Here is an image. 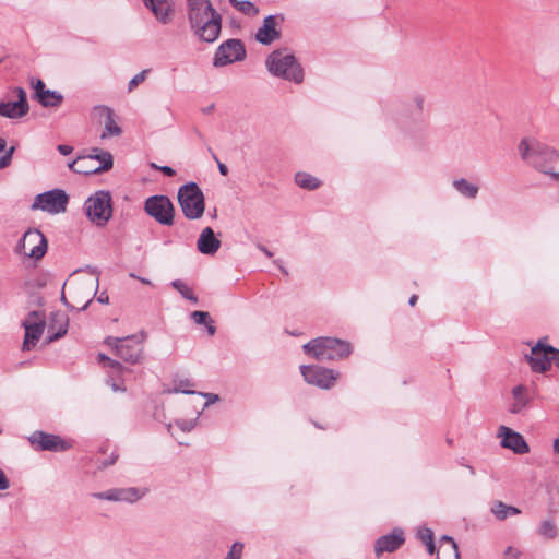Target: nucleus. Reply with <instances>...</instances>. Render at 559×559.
<instances>
[{
    "instance_id": "obj_1",
    "label": "nucleus",
    "mask_w": 559,
    "mask_h": 559,
    "mask_svg": "<svg viewBox=\"0 0 559 559\" xmlns=\"http://www.w3.org/2000/svg\"><path fill=\"white\" fill-rule=\"evenodd\" d=\"M187 17L194 34L206 43L215 41L222 29V16L210 0H187Z\"/></svg>"
},
{
    "instance_id": "obj_2",
    "label": "nucleus",
    "mask_w": 559,
    "mask_h": 559,
    "mask_svg": "<svg viewBox=\"0 0 559 559\" xmlns=\"http://www.w3.org/2000/svg\"><path fill=\"white\" fill-rule=\"evenodd\" d=\"M518 151L523 162L552 179L559 180V171L554 169V165L559 160V152L555 148L537 139L523 138L518 145Z\"/></svg>"
},
{
    "instance_id": "obj_3",
    "label": "nucleus",
    "mask_w": 559,
    "mask_h": 559,
    "mask_svg": "<svg viewBox=\"0 0 559 559\" xmlns=\"http://www.w3.org/2000/svg\"><path fill=\"white\" fill-rule=\"evenodd\" d=\"M306 354L320 361L342 360L352 354L350 343L334 337H317L302 346Z\"/></svg>"
},
{
    "instance_id": "obj_4",
    "label": "nucleus",
    "mask_w": 559,
    "mask_h": 559,
    "mask_svg": "<svg viewBox=\"0 0 559 559\" xmlns=\"http://www.w3.org/2000/svg\"><path fill=\"white\" fill-rule=\"evenodd\" d=\"M266 68L275 76L300 84L304 81V70L294 55L284 50H275L266 58Z\"/></svg>"
},
{
    "instance_id": "obj_5",
    "label": "nucleus",
    "mask_w": 559,
    "mask_h": 559,
    "mask_svg": "<svg viewBox=\"0 0 559 559\" xmlns=\"http://www.w3.org/2000/svg\"><path fill=\"white\" fill-rule=\"evenodd\" d=\"M177 199L179 206L188 219H199L205 211V198L195 182H188L179 187Z\"/></svg>"
},
{
    "instance_id": "obj_6",
    "label": "nucleus",
    "mask_w": 559,
    "mask_h": 559,
    "mask_svg": "<svg viewBox=\"0 0 559 559\" xmlns=\"http://www.w3.org/2000/svg\"><path fill=\"white\" fill-rule=\"evenodd\" d=\"M112 155L100 148H93L88 155L79 156L69 164V168L76 174L93 175L108 171L112 168Z\"/></svg>"
},
{
    "instance_id": "obj_7",
    "label": "nucleus",
    "mask_w": 559,
    "mask_h": 559,
    "mask_svg": "<svg viewBox=\"0 0 559 559\" xmlns=\"http://www.w3.org/2000/svg\"><path fill=\"white\" fill-rule=\"evenodd\" d=\"M88 219L97 226H105L112 216L111 195L108 191H97L84 203Z\"/></svg>"
},
{
    "instance_id": "obj_8",
    "label": "nucleus",
    "mask_w": 559,
    "mask_h": 559,
    "mask_svg": "<svg viewBox=\"0 0 559 559\" xmlns=\"http://www.w3.org/2000/svg\"><path fill=\"white\" fill-rule=\"evenodd\" d=\"M146 335L142 332L140 335H130L123 338L108 336L105 344L115 349L116 355L129 364L139 362L142 348L140 344L145 340Z\"/></svg>"
},
{
    "instance_id": "obj_9",
    "label": "nucleus",
    "mask_w": 559,
    "mask_h": 559,
    "mask_svg": "<svg viewBox=\"0 0 559 559\" xmlns=\"http://www.w3.org/2000/svg\"><path fill=\"white\" fill-rule=\"evenodd\" d=\"M145 213L158 224L171 226L175 221V206L167 195L155 194L144 202Z\"/></svg>"
},
{
    "instance_id": "obj_10",
    "label": "nucleus",
    "mask_w": 559,
    "mask_h": 559,
    "mask_svg": "<svg viewBox=\"0 0 559 559\" xmlns=\"http://www.w3.org/2000/svg\"><path fill=\"white\" fill-rule=\"evenodd\" d=\"M47 239L38 229H28L19 240L15 252L39 261L47 252Z\"/></svg>"
},
{
    "instance_id": "obj_11",
    "label": "nucleus",
    "mask_w": 559,
    "mask_h": 559,
    "mask_svg": "<svg viewBox=\"0 0 559 559\" xmlns=\"http://www.w3.org/2000/svg\"><path fill=\"white\" fill-rule=\"evenodd\" d=\"M68 194L61 189H53L35 197L31 206L33 211L40 210L50 214H60L67 211Z\"/></svg>"
},
{
    "instance_id": "obj_12",
    "label": "nucleus",
    "mask_w": 559,
    "mask_h": 559,
    "mask_svg": "<svg viewBox=\"0 0 559 559\" xmlns=\"http://www.w3.org/2000/svg\"><path fill=\"white\" fill-rule=\"evenodd\" d=\"M246 58L245 45L240 39L231 38L222 43L215 51L213 66L221 68Z\"/></svg>"
},
{
    "instance_id": "obj_13",
    "label": "nucleus",
    "mask_w": 559,
    "mask_h": 559,
    "mask_svg": "<svg viewBox=\"0 0 559 559\" xmlns=\"http://www.w3.org/2000/svg\"><path fill=\"white\" fill-rule=\"evenodd\" d=\"M300 372L305 381L323 390L334 386L340 373L333 369L320 366H301Z\"/></svg>"
},
{
    "instance_id": "obj_14",
    "label": "nucleus",
    "mask_w": 559,
    "mask_h": 559,
    "mask_svg": "<svg viewBox=\"0 0 559 559\" xmlns=\"http://www.w3.org/2000/svg\"><path fill=\"white\" fill-rule=\"evenodd\" d=\"M28 441L35 451L63 452L70 449V444L60 436L47 433L41 430L34 431Z\"/></svg>"
},
{
    "instance_id": "obj_15",
    "label": "nucleus",
    "mask_w": 559,
    "mask_h": 559,
    "mask_svg": "<svg viewBox=\"0 0 559 559\" xmlns=\"http://www.w3.org/2000/svg\"><path fill=\"white\" fill-rule=\"evenodd\" d=\"M22 325L25 329L23 349L31 350L33 347H35L40 336L43 335L46 325L45 316L39 311H32L23 321Z\"/></svg>"
},
{
    "instance_id": "obj_16",
    "label": "nucleus",
    "mask_w": 559,
    "mask_h": 559,
    "mask_svg": "<svg viewBox=\"0 0 559 559\" xmlns=\"http://www.w3.org/2000/svg\"><path fill=\"white\" fill-rule=\"evenodd\" d=\"M13 92L17 96L15 102H0V116L17 119L27 115L29 110L26 92L23 87H15Z\"/></svg>"
},
{
    "instance_id": "obj_17",
    "label": "nucleus",
    "mask_w": 559,
    "mask_h": 559,
    "mask_svg": "<svg viewBox=\"0 0 559 559\" xmlns=\"http://www.w3.org/2000/svg\"><path fill=\"white\" fill-rule=\"evenodd\" d=\"M546 338H540L535 346L531 349V355L527 356L531 368L535 372H545L550 368L552 362L554 353L549 352L551 345L545 343Z\"/></svg>"
},
{
    "instance_id": "obj_18",
    "label": "nucleus",
    "mask_w": 559,
    "mask_h": 559,
    "mask_svg": "<svg viewBox=\"0 0 559 559\" xmlns=\"http://www.w3.org/2000/svg\"><path fill=\"white\" fill-rule=\"evenodd\" d=\"M143 493L135 487L110 488L102 492H94L92 497L97 500L110 502L134 503L142 498Z\"/></svg>"
},
{
    "instance_id": "obj_19",
    "label": "nucleus",
    "mask_w": 559,
    "mask_h": 559,
    "mask_svg": "<svg viewBox=\"0 0 559 559\" xmlns=\"http://www.w3.org/2000/svg\"><path fill=\"white\" fill-rule=\"evenodd\" d=\"M284 22L282 15H269L263 20V24L255 33V40L262 45H270L281 38V32L277 27Z\"/></svg>"
},
{
    "instance_id": "obj_20",
    "label": "nucleus",
    "mask_w": 559,
    "mask_h": 559,
    "mask_svg": "<svg viewBox=\"0 0 559 559\" xmlns=\"http://www.w3.org/2000/svg\"><path fill=\"white\" fill-rule=\"evenodd\" d=\"M405 543L404 531L394 527L391 533L380 536L374 543V554L379 558L384 552H393Z\"/></svg>"
},
{
    "instance_id": "obj_21",
    "label": "nucleus",
    "mask_w": 559,
    "mask_h": 559,
    "mask_svg": "<svg viewBox=\"0 0 559 559\" xmlns=\"http://www.w3.org/2000/svg\"><path fill=\"white\" fill-rule=\"evenodd\" d=\"M498 437L501 439V447L512 450L518 454H525L530 451V448L519 432L512 430L507 426H500L498 429Z\"/></svg>"
},
{
    "instance_id": "obj_22",
    "label": "nucleus",
    "mask_w": 559,
    "mask_h": 559,
    "mask_svg": "<svg viewBox=\"0 0 559 559\" xmlns=\"http://www.w3.org/2000/svg\"><path fill=\"white\" fill-rule=\"evenodd\" d=\"M94 111L100 117H104V131L100 134L103 140L111 136H119L122 133V129L117 124L115 112L110 107L96 106Z\"/></svg>"
},
{
    "instance_id": "obj_23",
    "label": "nucleus",
    "mask_w": 559,
    "mask_h": 559,
    "mask_svg": "<svg viewBox=\"0 0 559 559\" xmlns=\"http://www.w3.org/2000/svg\"><path fill=\"white\" fill-rule=\"evenodd\" d=\"M143 3L152 11L159 23L163 25L170 23L174 11L170 0H143Z\"/></svg>"
},
{
    "instance_id": "obj_24",
    "label": "nucleus",
    "mask_w": 559,
    "mask_h": 559,
    "mask_svg": "<svg viewBox=\"0 0 559 559\" xmlns=\"http://www.w3.org/2000/svg\"><path fill=\"white\" fill-rule=\"evenodd\" d=\"M221 240L211 227H205L197 241L198 250L205 255H214L221 248Z\"/></svg>"
},
{
    "instance_id": "obj_25",
    "label": "nucleus",
    "mask_w": 559,
    "mask_h": 559,
    "mask_svg": "<svg viewBox=\"0 0 559 559\" xmlns=\"http://www.w3.org/2000/svg\"><path fill=\"white\" fill-rule=\"evenodd\" d=\"M68 324L69 320L64 314L53 312L51 314L50 324L48 326V336L46 343H52L66 335L68 332Z\"/></svg>"
},
{
    "instance_id": "obj_26",
    "label": "nucleus",
    "mask_w": 559,
    "mask_h": 559,
    "mask_svg": "<svg viewBox=\"0 0 559 559\" xmlns=\"http://www.w3.org/2000/svg\"><path fill=\"white\" fill-rule=\"evenodd\" d=\"M512 403L509 406L511 414H520L530 403L528 388L525 385H516L511 391Z\"/></svg>"
},
{
    "instance_id": "obj_27",
    "label": "nucleus",
    "mask_w": 559,
    "mask_h": 559,
    "mask_svg": "<svg viewBox=\"0 0 559 559\" xmlns=\"http://www.w3.org/2000/svg\"><path fill=\"white\" fill-rule=\"evenodd\" d=\"M452 187L463 198L474 200L477 198L479 187L465 178H455L452 180Z\"/></svg>"
},
{
    "instance_id": "obj_28",
    "label": "nucleus",
    "mask_w": 559,
    "mask_h": 559,
    "mask_svg": "<svg viewBox=\"0 0 559 559\" xmlns=\"http://www.w3.org/2000/svg\"><path fill=\"white\" fill-rule=\"evenodd\" d=\"M490 511L499 521H504L509 516L519 515L521 513L519 508L506 504L502 501H495Z\"/></svg>"
},
{
    "instance_id": "obj_29",
    "label": "nucleus",
    "mask_w": 559,
    "mask_h": 559,
    "mask_svg": "<svg viewBox=\"0 0 559 559\" xmlns=\"http://www.w3.org/2000/svg\"><path fill=\"white\" fill-rule=\"evenodd\" d=\"M38 103L46 108H57L63 102V95L57 91L47 90L39 94Z\"/></svg>"
},
{
    "instance_id": "obj_30",
    "label": "nucleus",
    "mask_w": 559,
    "mask_h": 559,
    "mask_svg": "<svg viewBox=\"0 0 559 559\" xmlns=\"http://www.w3.org/2000/svg\"><path fill=\"white\" fill-rule=\"evenodd\" d=\"M295 182L298 187L310 191L321 186V181L317 177L305 171H298L295 175Z\"/></svg>"
},
{
    "instance_id": "obj_31",
    "label": "nucleus",
    "mask_w": 559,
    "mask_h": 559,
    "mask_svg": "<svg viewBox=\"0 0 559 559\" xmlns=\"http://www.w3.org/2000/svg\"><path fill=\"white\" fill-rule=\"evenodd\" d=\"M191 319L198 325L204 324L206 326L209 335H214L216 333V328L214 325L213 320L210 318L209 312L195 310L191 313Z\"/></svg>"
},
{
    "instance_id": "obj_32",
    "label": "nucleus",
    "mask_w": 559,
    "mask_h": 559,
    "mask_svg": "<svg viewBox=\"0 0 559 559\" xmlns=\"http://www.w3.org/2000/svg\"><path fill=\"white\" fill-rule=\"evenodd\" d=\"M537 534L543 539H555L558 534L555 522L551 519L543 520L537 528Z\"/></svg>"
},
{
    "instance_id": "obj_33",
    "label": "nucleus",
    "mask_w": 559,
    "mask_h": 559,
    "mask_svg": "<svg viewBox=\"0 0 559 559\" xmlns=\"http://www.w3.org/2000/svg\"><path fill=\"white\" fill-rule=\"evenodd\" d=\"M171 286L186 299L193 304H198V297L194 295L191 288L187 286L181 280H175L171 282Z\"/></svg>"
},
{
    "instance_id": "obj_34",
    "label": "nucleus",
    "mask_w": 559,
    "mask_h": 559,
    "mask_svg": "<svg viewBox=\"0 0 559 559\" xmlns=\"http://www.w3.org/2000/svg\"><path fill=\"white\" fill-rule=\"evenodd\" d=\"M425 97L421 94H415L406 105V109L412 115H420L424 110Z\"/></svg>"
},
{
    "instance_id": "obj_35",
    "label": "nucleus",
    "mask_w": 559,
    "mask_h": 559,
    "mask_svg": "<svg viewBox=\"0 0 559 559\" xmlns=\"http://www.w3.org/2000/svg\"><path fill=\"white\" fill-rule=\"evenodd\" d=\"M193 384L188 379H178L174 381V388L168 390L169 393H183V394H197L194 390L190 388Z\"/></svg>"
},
{
    "instance_id": "obj_36",
    "label": "nucleus",
    "mask_w": 559,
    "mask_h": 559,
    "mask_svg": "<svg viewBox=\"0 0 559 559\" xmlns=\"http://www.w3.org/2000/svg\"><path fill=\"white\" fill-rule=\"evenodd\" d=\"M93 288H94V285L91 282H82V283L78 284V286L75 287V292L78 294L81 293L82 290H86V294L84 295V297L86 298V301L83 304V306L80 308V310H85L87 308V306L91 304V301H92L91 294H92Z\"/></svg>"
},
{
    "instance_id": "obj_37",
    "label": "nucleus",
    "mask_w": 559,
    "mask_h": 559,
    "mask_svg": "<svg viewBox=\"0 0 559 559\" xmlns=\"http://www.w3.org/2000/svg\"><path fill=\"white\" fill-rule=\"evenodd\" d=\"M236 9L250 16H254L259 13V9L251 1H239L236 3Z\"/></svg>"
},
{
    "instance_id": "obj_38",
    "label": "nucleus",
    "mask_w": 559,
    "mask_h": 559,
    "mask_svg": "<svg viewBox=\"0 0 559 559\" xmlns=\"http://www.w3.org/2000/svg\"><path fill=\"white\" fill-rule=\"evenodd\" d=\"M198 415L193 419H177L175 425L183 432H190L197 425Z\"/></svg>"
},
{
    "instance_id": "obj_39",
    "label": "nucleus",
    "mask_w": 559,
    "mask_h": 559,
    "mask_svg": "<svg viewBox=\"0 0 559 559\" xmlns=\"http://www.w3.org/2000/svg\"><path fill=\"white\" fill-rule=\"evenodd\" d=\"M243 550V544L235 542L224 559H241Z\"/></svg>"
},
{
    "instance_id": "obj_40",
    "label": "nucleus",
    "mask_w": 559,
    "mask_h": 559,
    "mask_svg": "<svg viewBox=\"0 0 559 559\" xmlns=\"http://www.w3.org/2000/svg\"><path fill=\"white\" fill-rule=\"evenodd\" d=\"M148 72H150V69H145V70H142L141 72H139L138 74H135L129 81V84H128L129 92L133 91L139 84L144 82Z\"/></svg>"
},
{
    "instance_id": "obj_41",
    "label": "nucleus",
    "mask_w": 559,
    "mask_h": 559,
    "mask_svg": "<svg viewBox=\"0 0 559 559\" xmlns=\"http://www.w3.org/2000/svg\"><path fill=\"white\" fill-rule=\"evenodd\" d=\"M197 394L199 396H202L204 399H206V402L202 405L201 409H198L197 411V414L198 416L206 408L209 407L211 404L217 402L219 400V396L217 394H214V393H201V392H197Z\"/></svg>"
},
{
    "instance_id": "obj_42",
    "label": "nucleus",
    "mask_w": 559,
    "mask_h": 559,
    "mask_svg": "<svg viewBox=\"0 0 559 559\" xmlns=\"http://www.w3.org/2000/svg\"><path fill=\"white\" fill-rule=\"evenodd\" d=\"M417 538L424 544L431 543L433 540V532L429 527H419L417 531Z\"/></svg>"
},
{
    "instance_id": "obj_43",
    "label": "nucleus",
    "mask_w": 559,
    "mask_h": 559,
    "mask_svg": "<svg viewBox=\"0 0 559 559\" xmlns=\"http://www.w3.org/2000/svg\"><path fill=\"white\" fill-rule=\"evenodd\" d=\"M32 85L35 91L34 97L36 99L39 97V94H41L43 92H46L48 90V88H46L45 83L40 79H37L35 82L32 83Z\"/></svg>"
},
{
    "instance_id": "obj_44",
    "label": "nucleus",
    "mask_w": 559,
    "mask_h": 559,
    "mask_svg": "<svg viewBox=\"0 0 559 559\" xmlns=\"http://www.w3.org/2000/svg\"><path fill=\"white\" fill-rule=\"evenodd\" d=\"M520 551L513 548L512 546L507 547L503 552V559H519Z\"/></svg>"
},
{
    "instance_id": "obj_45",
    "label": "nucleus",
    "mask_w": 559,
    "mask_h": 559,
    "mask_svg": "<svg viewBox=\"0 0 559 559\" xmlns=\"http://www.w3.org/2000/svg\"><path fill=\"white\" fill-rule=\"evenodd\" d=\"M209 151L211 152L212 154V157L216 160L217 163V166H218V170L219 173L223 175V176H226L228 174V168L225 164L221 163L219 159L217 158V156L215 155V153L209 148Z\"/></svg>"
},
{
    "instance_id": "obj_46",
    "label": "nucleus",
    "mask_w": 559,
    "mask_h": 559,
    "mask_svg": "<svg viewBox=\"0 0 559 559\" xmlns=\"http://www.w3.org/2000/svg\"><path fill=\"white\" fill-rule=\"evenodd\" d=\"M107 366L117 372H122L123 370H126V368L118 360L111 358L108 359Z\"/></svg>"
},
{
    "instance_id": "obj_47",
    "label": "nucleus",
    "mask_w": 559,
    "mask_h": 559,
    "mask_svg": "<svg viewBox=\"0 0 559 559\" xmlns=\"http://www.w3.org/2000/svg\"><path fill=\"white\" fill-rule=\"evenodd\" d=\"M117 459H118V455L112 453V454L109 456V459H106V460H104V461L100 463L99 468H106V467H108V466H110V465L115 464V463H116V461H117Z\"/></svg>"
},
{
    "instance_id": "obj_48",
    "label": "nucleus",
    "mask_w": 559,
    "mask_h": 559,
    "mask_svg": "<svg viewBox=\"0 0 559 559\" xmlns=\"http://www.w3.org/2000/svg\"><path fill=\"white\" fill-rule=\"evenodd\" d=\"M10 487V481L4 472L0 468V490H5Z\"/></svg>"
},
{
    "instance_id": "obj_49",
    "label": "nucleus",
    "mask_w": 559,
    "mask_h": 559,
    "mask_svg": "<svg viewBox=\"0 0 559 559\" xmlns=\"http://www.w3.org/2000/svg\"><path fill=\"white\" fill-rule=\"evenodd\" d=\"M57 150L59 151L60 154L66 156V155H69L72 153L73 147L70 145L60 144V145H58Z\"/></svg>"
},
{
    "instance_id": "obj_50",
    "label": "nucleus",
    "mask_w": 559,
    "mask_h": 559,
    "mask_svg": "<svg viewBox=\"0 0 559 559\" xmlns=\"http://www.w3.org/2000/svg\"><path fill=\"white\" fill-rule=\"evenodd\" d=\"M107 383L111 386L114 392H123L126 389L112 381L111 378L107 380Z\"/></svg>"
},
{
    "instance_id": "obj_51",
    "label": "nucleus",
    "mask_w": 559,
    "mask_h": 559,
    "mask_svg": "<svg viewBox=\"0 0 559 559\" xmlns=\"http://www.w3.org/2000/svg\"><path fill=\"white\" fill-rule=\"evenodd\" d=\"M158 169L168 177H171L176 174L175 169H173L170 166H162L158 167Z\"/></svg>"
},
{
    "instance_id": "obj_52",
    "label": "nucleus",
    "mask_w": 559,
    "mask_h": 559,
    "mask_svg": "<svg viewBox=\"0 0 559 559\" xmlns=\"http://www.w3.org/2000/svg\"><path fill=\"white\" fill-rule=\"evenodd\" d=\"M441 540L450 543L452 548H453V551H456V549H459L457 544L455 543V540L451 536L443 535L441 537Z\"/></svg>"
},
{
    "instance_id": "obj_53",
    "label": "nucleus",
    "mask_w": 559,
    "mask_h": 559,
    "mask_svg": "<svg viewBox=\"0 0 559 559\" xmlns=\"http://www.w3.org/2000/svg\"><path fill=\"white\" fill-rule=\"evenodd\" d=\"M549 352L554 353V356L551 357L552 362H555L556 366L559 367V349H557L555 347H549Z\"/></svg>"
},
{
    "instance_id": "obj_54",
    "label": "nucleus",
    "mask_w": 559,
    "mask_h": 559,
    "mask_svg": "<svg viewBox=\"0 0 559 559\" xmlns=\"http://www.w3.org/2000/svg\"><path fill=\"white\" fill-rule=\"evenodd\" d=\"M11 159L8 156L3 155L0 157V169L8 167L11 164Z\"/></svg>"
},
{
    "instance_id": "obj_55",
    "label": "nucleus",
    "mask_w": 559,
    "mask_h": 559,
    "mask_svg": "<svg viewBox=\"0 0 559 559\" xmlns=\"http://www.w3.org/2000/svg\"><path fill=\"white\" fill-rule=\"evenodd\" d=\"M97 300L98 302L100 304H109V297L106 293H102L98 297H97Z\"/></svg>"
},
{
    "instance_id": "obj_56",
    "label": "nucleus",
    "mask_w": 559,
    "mask_h": 559,
    "mask_svg": "<svg viewBox=\"0 0 559 559\" xmlns=\"http://www.w3.org/2000/svg\"><path fill=\"white\" fill-rule=\"evenodd\" d=\"M426 547H427V551L430 554V555H433L435 551H436V546H435V542L432 540L431 543H427L425 544Z\"/></svg>"
},
{
    "instance_id": "obj_57",
    "label": "nucleus",
    "mask_w": 559,
    "mask_h": 559,
    "mask_svg": "<svg viewBox=\"0 0 559 559\" xmlns=\"http://www.w3.org/2000/svg\"><path fill=\"white\" fill-rule=\"evenodd\" d=\"M258 248L267 257V258H271L273 257V253L266 248L264 247L263 245H259Z\"/></svg>"
},
{
    "instance_id": "obj_58",
    "label": "nucleus",
    "mask_w": 559,
    "mask_h": 559,
    "mask_svg": "<svg viewBox=\"0 0 559 559\" xmlns=\"http://www.w3.org/2000/svg\"><path fill=\"white\" fill-rule=\"evenodd\" d=\"M15 152V147L14 146H11L9 150L5 151V156H8V158H10L12 160V156Z\"/></svg>"
},
{
    "instance_id": "obj_59",
    "label": "nucleus",
    "mask_w": 559,
    "mask_h": 559,
    "mask_svg": "<svg viewBox=\"0 0 559 559\" xmlns=\"http://www.w3.org/2000/svg\"><path fill=\"white\" fill-rule=\"evenodd\" d=\"M418 297L416 295H412L409 300H408V304L411 306H415L416 301H417Z\"/></svg>"
},
{
    "instance_id": "obj_60",
    "label": "nucleus",
    "mask_w": 559,
    "mask_h": 559,
    "mask_svg": "<svg viewBox=\"0 0 559 559\" xmlns=\"http://www.w3.org/2000/svg\"><path fill=\"white\" fill-rule=\"evenodd\" d=\"M108 359H110V357L106 356L105 354H98V360L99 361L108 362Z\"/></svg>"
},
{
    "instance_id": "obj_61",
    "label": "nucleus",
    "mask_w": 559,
    "mask_h": 559,
    "mask_svg": "<svg viewBox=\"0 0 559 559\" xmlns=\"http://www.w3.org/2000/svg\"><path fill=\"white\" fill-rule=\"evenodd\" d=\"M5 146H7L5 140L0 138V152L4 151Z\"/></svg>"
},
{
    "instance_id": "obj_62",
    "label": "nucleus",
    "mask_w": 559,
    "mask_h": 559,
    "mask_svg": "<svg viewBox=\"0 0 559 559\" xmlns=\"http://www.w3.org/2000/svg\"><path fill=\"white\" fill-rule=\"evenodd\" d=\"M61 301H62V304H63L64 306H67L68 308H72V307L69 305V302H68V300H67V298H66V296H64V293H62V294H61Z\"/></svg>"
},
{
    "instance_id": "obj_63",
    "label": "nucleus",
    "mask_w": 559,
    "mask_h": 559,
    "mask_svg": "<svg viewBox=\"0 0 559 559\" xmlns=\"http://www.w3.org/2000/svg\"><path fill=\"white\" fill-rule=\"evenodd\" d=\"M213 109H214V105L212 104V105H210L209 107H206V108L202 109V111H203L204 114H210Z\"/></svg>"
},
{
    "instance_id": "obj_64",
    "label": "nucleus",
    "mask_w": 559,
    "mask_h": 559,
    "mask_svg": "<svg viewBox=\"0 0 559 559\" xmlns=\"http://www.w3.org/2000/svg\"><path fill=\"white\" fill-rule=\"evenodd\" d=\"M555 451L559 453V439H557L554 443Z\"/></svg>"
}]
</instances>
